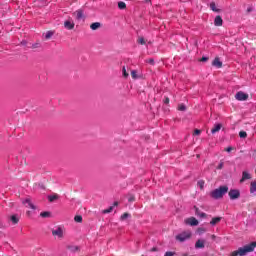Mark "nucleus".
Returning <instances> with one entry per match:
<instances>
[{
  "label": "nucleus",
  "mask_w": 256,
  "mask_h": 256,
  "mask_svg": "<svg viewBox=\"0 0 256 256\" xmlns=\"http://www.w3.org/2000/svg\"><path fill=\"white\" fill-rule=\"evenodd\" d=\"M52 235L54 239L58 241H62V239H65V226L63 225H57L52 228Z\"/></svg>",
  "instance_id": "f257e3e1"
},
{
  "label": "nucleus",
  "mask_w": 256,
  "mask_h": 256,
  "mask_svg": "<svg viewBox=\"0 0 256 256\" xmlns=\"http://www.w3.org/2000/svg\"><path fill=\"white\" fill-rule=\"evenodd\" d=\"M228 191H229V187L220 186L219 188L210 192V196L212 197V199H223V195H226Z\"/></svg>",
  "instance_id": "f03ea898"
},
{
  "label": "nucleus",
  "mask_w": 256,
  "mask_h": 256,
  "mask_svg": "<svg viewBox=\"0 0 256 256\" xmlns=\"http://www.w3.org/2000/svg\"><path fill=\"white\" fill-rule=\"evenodd\" d=\"M176 241H179L180 243H184V241H187L191 239V232L190 231H185L182 232L175 237Z\"/></svg>",
  "instance_id": "7ed1b4c3"
},
{
  "label": "nucleus",
  "mask_w": 256,
  "mask_h": 256,
  "mask_svg": "<svg viewBox=\"0 0 256 256\" xmlns=\"http://www.w3.org/2000/svg\"><path fill=\"white\" fill-rule=\"evenodd\" d=\"M235 99H237V101H247L249 99V94L239 91L236 93Z\"/></svg>",
  "instance_id": "20e7f679"
},
{
  "label": "nucleus",
  "mask_w": 256,
  "mask_h": 256,
  "mask_svg": "<svg viewBox=\"0 0 256 256\" xmlns=\"http://www.w3.org/2000/svg\"><path fill=\"white\" fill-rule=\"evenodd\" d=\"M228 195H229L230 199L235 200V199H239V197H241V192H239V190H237V189H231L228 192Z\"/></svg>",
  "instance_id": "39448f33"
},
{
  "label": "nucleus",
  "mask_w": 256,
  "mask_h": 256,
  "mask_svg": "<svg viewBox=\"0 0 256 256\" xmlns=\"http://www.w3.org/2000/svg\"><path fill=\"white\" fill-rule=\"evenodd\" d=\"M66 249L70 251V253H79L81 251V247L73 244L66 245Z\"/></svg>",
  "instance_id": "423d86ee"
},
{
  "label": "nucleus",
  "mask_w": 256,
  "mask_h": 256,
  "mask_svg": "<svg viewBox=\"0 0 256 256\" xmlns=\"http://www.w3.org/2000/svg\"><path fill=\"white\" fill-rule=\"evenodd\" d=\"M186 225H191V227H197L199 225V220L195 217H190L185 220Z\"/></svg>",
  "instance_id": "0eeeda50"
},
{
  "label": "nucleus",
  "mask_w": 256,
  "mask_h": 256,
  "mask_svg": "<svg viewBox=\"0 0 256 256\" xmlns=\"http://www.w3.org/2000/svg\"><path fill=\"white\" fill-rule=\"evenodd\" d=\"M64 27L68 29V31H72V29H75V22H73V19H68L64 21Z\"/></svg>",
  "instance_id": "6e6552de"
},
{
  "label": "nucleus",
  "mask_w": 256,
  "mask_h": 256,
  "mask_svg": "<svg viewBox=\"0 0 256 256\" xmlns=\"http://www.w3.org/2000/svg\"><path fill=\"white\" fill-rule=\"evenodd\" d=\"M73 15H75L77 21H81V19H85V14L82 9L76 10Z\"/></svg>",
  "instance_id": "1a4fd4ad"
},
{
  "label": "nucleus",
  "mask_w": 256,
  "mask_h": 256,
  "mask_svg": "<svg viewBox=\"0 0 256 256\" xmlns=\"http://www.w3.org/2000/svg\"><path fill=\"white\" fill-rule=\"evenodd\" d=\"M215 27H223V18L221 16H216L214 19Z\"/></svg>",
  "instance_id": "9d476101"
},
{
  "label": "nucleus",
  "mask_w": 256,
  "mask_h": 256,
  "mask_svg": "<svg viewBox=\"0 0 256 256\" xmlns=\"http://www.w3.org/2000/svg\"><path fill=\"white\" fill-rule=\"evenodd\" d=\"M249 179H251V174H249V172L247 171H243L242 178L240 179V183H245V181H248Z\"/></svg>",
  "instance_id": "9b49d317"
},
{
  "label": "nucleus",
  "mask_w": 256,
  "mask_h": 256,
  "mask_svg": "<svg viewBox=\"0 0 256 256\" xmlns=\"http://www.w3.org/2000/svg\"><path fill=\"white\" fill-rule=\"evenodd\" d=\"M213 67H217V69H221L223 67V62L219 59V57H216L212 62Z\"/></svg>",
  "instance_id": "f8f14e48"
},
{
  "label": "nucleus",
  "mask_w": 256,
  "mask_h": 256,
  "mask_svg": "<svg viewBox=\"0 0 256 256\" xmlns=\"http://www.w3.org/2000/svg\"><path fill=\"white\" fill-rule=\"evenodd\" d=\"M195 248L196 249H205V240L199 239L195 243Z\"/></svg>",
  "instance_id": "ddd939ff"
},
{
  "label": "nucleus",
  "mask_w": 256,
  "mask_h": 256,
  "mask_svg": "<svg viewBox=\"0 0 256 256\" xmlns=\"http://www.w3.org/2000/svg\"><path fill=\"white\" fill-rule=\"evenodd\" d=\"M23 205H28V207H30V209H37V207L35 205H33V203L31 202V199L26 198L25 200H23Z\"/></svg>",
  "instance_id": "4468645a"
},
{
  "label": "nucleus",
  "mask_w": 256,
  "mask_h": 256,
  "mask_svg": "<svg viewBox=\"0 0 256 256\" xmlns=\"http://www.w3.org/2000/svg\"><path fill=\"white\" fill-rule=\"evenodd\" d=\"M210 9L214 13H221V9L217 8V4L215 2L210 3Z\"/></svg>",
  "instance_id": "2eb2a0df"
},
{
  "label": "nucleus",
  "mask_w": 256,
  "mask_h": 256,
  "mask_svg": "<svg viewBox=\"0 0 256 256\" xmlns=\"http://www.w3.org/2000/svg\"><path fill=\"white\" fill-rule=\"evenodd\" d=\"M221 127H223L222 124L214 125V127L211 129V133L212 134L219 133V131H221Z\"/></svg>",
  "instance_id": "dca6fc26"
},
{
  "label": "nucleus",
  "mask_w": 256,
  "mask_h": 256,
  "mask_svg": "<svg viewBox=\"0 0 256 256\" xmlns=\"http://www.w3.org/2000/svg\"><path fill=\"white\" fill-rule=\"evenodd\" d=\"M218 223H221V217H214L210 221V225H212V227H215Z\"/></svg>",
  "instance_id": "f3484780"
},
{
  "label": "nucleus",
  "mask_w": 256,
  "mask_h": 256,
  "mask_svg": "<svg viewBox=\"0 0 256 256\" xmlns=\"http://www.w3.org/2000/svg\"><path fill=\"white\" fill-rule=\"evenodd\" d=\"M101 28V24L99 22H94L90 25V29H92V31H97V29Z\"/></svg>",
  "instance_id": "a211bd4d"
},
{
  "label": "nucleus",
  "mask_w": 256,
  "mask_h": 256,
  "mask_svg": "<svg viewBox=\"0 0 256 256\" xmlns=\"http://www.w3.org/2000/svg\"><path fill=\"white\" fill-rule=\"evenodd\" d=\"M195 213H196L197 217H201V218L207 217V214H205L204 212H201V210H199V208H197V207H195Z\"/></svg>",
  "instance_id": "6ab92c4d"
},
{
  "label": "nucleus",
  "mask_w": 256,
  "mask_h": 256,
  "mask_svg": "<svg viewBox=\"0 0 256 256\" xmlns=\"http://www.w3.org/2000/svg\"><path fill=\"white\" fill-rule=\"evenodd\" d=\"M59 199L58 194H53L48 196V200L50 201V203H53V201H57Z\"/></svg>",
  "instance_id": "aec40b11"
},
{
  "label": "nucleus",
  "mask_w": 256,
  "mask_h": 256,
  "mask_svg": "<svg viewBox=\"0 0 256 256\" xmlns=\"http://www.w3.org/2000/svg\"><path fill=\"white\" fill-rule=\"evenodd\" d=\"M256 192V181L251 182L250 184V193Z\"/></svg>",
  "instance_id": "412c9836"
},
{
  "label": "nucleus",
  "mask_w": 256,
  "mask_h": 256,
  "mask_svg": "<svg viewBox=\"0 0 256 256\" xmlns=\"http://www.w3.org/2000/svg\"><path fill=\"white\" fill-rule=\"evenodd\" d=\"M53 35H55V32H53V31H47L46 34H45V39H46V40H49L50 38L53 37Z\"/></svg>",
  "instance_id": "4be33fe9"
},
{
  "label": "nucleus",
  "mask_w": 256,
  "mask_h": 256,
  "mask_svg": "<svg viewBox=\"0 0 256 256\" xmlns=\"http://www.w3.org/2000/svg\"><path fill=\"white\" fill-rule=\"evenodd\" d=\"M10 220L12 221V223H13L14 225H17V223H19V218H18L16 215H12V216L10 217Z\"/></svg>",
  "instance_id": "5701e85b"
},
{
  "label": "nucleus",
  "mask_w": 256,
  "mask_h": 256,
  "mask_svg": "<svg viewBox=\"0 0 256 256\" xmlns=\"http://www.w3.org/2000/svg\"><path fill=\"white\" fill-rule=\"evenodd\" d=\"M118 8L123 10V9H127V4L123 1L118 2Z\"/></svg>",
  "instance_id": "b1692460"
},
{
  "label": "nucleus",
  "mask_w": 256,
  "mask_h": 256,
  "mask_svg": "<svg viewBox=\"0 0 256 256\" xmlns=\"http://www.w3.org/2000/svg\"><path fill=\"white\" fill-rule=\"evenodd\" d=\"M129 217H131V214L125 212V213L120 217V220H121V221H125V220L129 219Z\"/></svg>",
  "instance_id": "393cba45"
},
{
  "label": "nucleus",
  "mask_w": 256,
  "mask_h": 256,
  "mask_svg": "<svg viewBox=\"0 0 256 256\" xmlns=\"http://www.w3.org/2000/svg\"><path fill=\"white\" fill-rule=\"evenodd\" d=\"M197 233L198 235H203V233H207V228L199 227Z\"/></svg>",
  "instance_id": "a878e982"
},
{
  "label": "nucleus",
  "mask_w": 256,
  "mask_h": 256,
  "mask_svg": "<svg viewBox=\"0 0 256 256\" xmlns=\"http://www.w3.org/2000/svg\"><path fill=\"white\" fill-rule=\"evenodd\" d=\"M74 221L76 223H83V217L81 215H77L74 217Z\"/></svg>",
  "instance_id": "bb28decb"
},
{
  "label": "nucleus",
  "mask_w": 256,
  "mask_h": 256,
  "mask_svg": "<svg viewBox=\"0 0 256 256\" xmlns=\"http://www.w3.org/2000/svg\"><path fill=\"white\" fill-rule=\"evenodd\" d=\"M178 111H187V106H185V104H179Z\"/></svg>",
  "instance_id": "cd10ccee"
},
{
  "label": "nucleus",
  "mask_w": 256,
  "mask_h": 256,
  "mask_svg": "<svg viewBox=\"0 0 256 256\" xmlns=\"http://www.w3.org/2000/svg\"><path fill=\"white\" fill-rule=\"evenodd\" d=\"M40 217H43V218L51 217V212H41Z\"/></svg>",
  "instance_id": "c85d7f7f"
},
{
  "label": "nucleus",
  "mask_w": 256,
  "mask_h": 256,
  "mask_svg": "<svg viewBox=\"0 0 256 256\" xmlns=\"http://www.w3.org/2000/svg\"><path fill=\"white\" fill-rule=\"evenodd\" d=\"M131 77H132V79H139V76H137V70L131 71Z\"/></svg>",
  "instance_id": "c756f323"
},
{
  "label": "nucleus",
  "mask_w": 256,
  "mask_h": 256,
  "mask_svg": "<svg viewBox=\"0 0 256 256\" xmlns=\"http://www.w3.org/2000/svg\"><path fill=\"white\" fill-rule=\"evenodd\" d=\"M239 137H240L241 139H246V137H247V132H245V131H240V132H239Z\"/></svg>",
  "instance_id": "7c9ffc66"
},
{
  "label": "nucleus",
  "mask_w": 256,
  "mask_h": 256,
  "mask_svg": "<svg viewBox=\"0 0 256 256\" xmlns=\"http://www.w3.org/2000/svg\"><path fill=\"white\" fill-rule=\"evenodd\" d=\"M122 73H123V77L125 78L129 77V73H127V69L125 68V66H123L122 68Z\"/></svg>",
  "instance_id": "2f4dec72"
},
{
  "label": "nucleus",
  "mask_w": 256,
  "mask_h": 256,
  "mask_svg": "<svg viewBox=\"0 0 256 256\" xmlns=\"http://www.w3.org/2000/svg\"><path fill=\"white\" fill-rule=\"evenodd\" d=\"M198 187H200V189H203V187H205V181H203V180H200V181H198Z\"/></svg>",
  "instance_id": "473e14b6"
},
{
  "label": "nucleus",
  "mask_w": 256,
  "mask_h": 256,
  "mask_svg": "<svg viewBox=\"0 0 256 256\" xmlns=\"http://www.w3.org/2000/svg\"><path fill=\"white\" fill-rule=\"evenodd\" d=\"M113 211V206H110L108 209H105L102 211V213L107 214V213H111Z\"/></svg>",
  "instance_id": "72a5a7b5"
},
{
  "label": "nucleus",
  "mask_w": 256,
  "mask_h": 256,
  "mask_svg": "<svg viewBox=\"0 0 256 256\" xmlns=\"http://www.w3.org/2000/svg\"><path fill=\"white\" fill-rule=\"evenodd\" d=\"M138 43L140 44V45H145V38H143V37H140V38H138Z\"/></svg>",
  "instance_id": "f704fd0d"
},
{
  "label": "nucleus",
  "mask_w": 256,
  "mask_h": 256,
  "mask_svg": "<svg viewBox=\"0 0 256 256\" xmlns=\"http://www.w3.org/2000/svg\"><path fill=\"white\" fill-rule=\"evenodd\" d=\"M128 201H129V203H133V201H135V196L134 195H129L128 196Z\"/></svg>",
  "instance_id": "c9c22d12"
},
{
  "label": "nucleus",
  "mask_w": 256,
  "mask_h": 256,
  "mask_svg": "<svg viewBox=\"0 0 256 256\" xmlns=\"http://www.w3.org/2000/svg\"><path fill=\"white\" fill-rule=\"evenodd\" d=\"M146 63H149L150 65H155V60L153 58H150L146 60Z\"/></svg>",
  "instance_id": "e433bc0d"
},
{
  "label": "nucleus",
  "mask_w": 256,
  "mask_h": 256,
  "mask_svg": "<svg viewBox=\"0 0 256 256\" xmlns=\"http://www.w3.org/2000/svg\"><path fill=\"white\" fill-rule=\"evenodd\" d=\"M193 135H201V130L195 129Z\"/></svg>",
  "instance_id": "4c0bfd02"
},
{
  "label": "nucleus",
  "mask_w": 256,
  "mask_h": 256,
  "mask_svg": "<svg viewBox=\"0 0 256 256\" xmlns=\"http://www.w3.org/2000/svg\"><path fill=\"white\" fill-rule=\"evenodd\" d=\"M233 147H227L225 148V151H227V153H231L233 151Z\"/></svg>",
  "instance_id": "58836bf2"
},
{
  "label": "nucleus",
  "mask_w": 256,
  "mask_h": 256,
  "mask_svg": "<svg viewBox=\"0 0 256 256\" xmlns=\"http://www.w3.org/2000/svg\"><path fill=\"white\" fill-rule=\"evenodd\" d=\"M200 61H202V62L209 61V57H202V58L200 59Z\"/></svg>",
  "instance_id": "ea45409f"
},
{
  "label": "nucleus",
  "mask_w": 256,
  "mask_h": 256,
  "mask_svg": "<svg viewBox=\"0 0 256 256\" xmlns=\"http://www.w3.org/2000/svg\"><path fill=\"white\" fill-rule=\"evenodd\" d=\"M164 103H165L166 105H169V97H166V98H165Z\"/></svg>",
  "instance_id": "a19ab883"
},
{
  "label": "nucleus",
  "mask_w": 256,
  "mask_h": 256,
  "mask_svg": "<svg viewBox=\"0 0 256 256\" xmlns=\"http://www.w3.org/2000/svg\"><path fill=\"white\" fill-rule=\"evenodd\" d=\"M217 169H223V162H221V163L218 165Z\"/></svg>",
  "instance_id": "79ce46f5"
},
{
  "label": "nucleus",
  "mask_w": 256,
  "mask_h": 256,
  "mask_svg": "<svg viewBox=\"0 0 256 256\" xmlns=\"http://www.w3.org/2000/svg\"><path fill=\"white\" fill-rule=\"evenodd\" d=\"M151 251H152V252H157V251H159V249H158L157 247H153V248L151 249Z\"/></svg>",
  "instance_id": "37998d69"
},
{
  "label": "nucleus",
  "mask_w": 256,
  "mask_h": 256,
  "mask_svg": "<svg viewBox=\"0 0 256 256\" xmlns=\"http://www.w3.org/2000/svg\"><path fill=\"white\" fill-rule=\"evenodd\" d=\"M119 205V202H114L113 207H117Z\"/></svg>",
  "instance_id": "c03bdc74"
},
{
  "label": "nucleus",
  "mask_w": 256,
  "mask_h": 256,
  "mask_svg": "<svg viewBox=\"0 0 256 256\" xmlns=\"http://www.w3.org/2000/svg\"><path fill=\"white\" fill-rule=\"evenodd\" d=\"M216 238H217V236H215V235L211 236V239H213V240H215Z\"/></svg>",
  "instance_id": "a18cd8bd"
},
{
  "label": "nucleus",
  "mask_w": 256,
  "mask_h": 256,
  "mask_svg": "<svg viewBox=\"0 0 256 256\" xmlns=\"http://www.w3.org/2000/svg\"><path fill=\"white\" fill-rule=\"evenodd\" d=\"M33 49H37V44H34V45H33Z\"/></svg>",
  "instance_id": "49530a36"
},
{
  "label": "nucleus",
  "mask_w": 256,
  "mask_h": 256,
  "mask_svg": "<svg viewBox=\"0 0 256 256\" xmlns=\"http://www.w3.org/2000/svg\"><path fill=\"white\" fill-rule=\"evenodd\" d=\"M40 3H43V4H45V0H40Z\"/></svg>",
  "instance_id": "de8ad7c7"
},
{
  "label": "nucleus",
  "mask_w": 256,
  "mask_h": 256,
  "mask_svg": "<svg viewBox=\"0 0 256 256\" xmlns=\"http://www.w3.org/2000/svg\"><path fill=\"white\" fill-rule=\"evenodd\" d=\"M146 3H151V0H146Z\"/></svg>",
  "instance_id": "09e8293b"
}]
</instances>
